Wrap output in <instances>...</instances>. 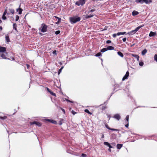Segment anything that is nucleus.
<instances>
[{
  "label": "nucleus",
  "instance_id": "obj_45",
  "mask_svg": "<svg viewBox=\"0 0 157 157\" xmlns=\"http://www.w3.org/2000/svg\"><path fill=\"white\" fill-rule=\"evenodd\" d=\"M86 154H84L83 153H82V154L81 156L83 157H86Z\"/></svg>",
  "mask_w": 157,
  "mask_h": 157
},
{
  "label": "nucleus",
  "instance_id": "obj_6",
  "mask_svg": "<svg viewBox=\"0 0 157 157\" xmlns=\"http://www.w3.org/2000/svg\"><path fill=\"white\" fill-rule=\"evenodd\" d=\"M129 76V72H128V71H127L126 72L125 75L123 78L122 80L124 81L125 79H127L128 78Z\"/></svg>",
  "mask_w": 157,
  "mask_h": 157
},
{
  "label": "nucleus",
  "instance_id": "obj_64",
  "mask_svg": "<svg viewBox=\"0 0 157 157\" xmlns=\"http://www.w3.org/2000/svg\"><path fill=\"white\" fill-rule=\"evenodd\" d=\"M12 59H13V60H14V58H12Z\"/></svg>",
  "mask_w": 157,
  "mask_h": 157
},
{
  "label": "nucleus",
  "instance_id": "obj_26",
  "mask_svg": "<svg viewBox=\"0 0 157 157\" xmlns=\"http://www.w3.org/2000/svg\"><path fill=\"white\" fill-rule=\"evenodd\" d=\"M126 33V32H118L117 33V36H120L121 35H124Z\"/></svg>",
  "mask_w": 157,
  "mask_h": 157
},
{
  "label": "nucleus",
  "instance_id": "obj_5",
  "mask_svg": "<svg viewBox=\"0 0 157 157\" xmlns=\"http://www.w3.org/2000/svg\"><path fill=\"white\" fill-rule=\"evenodd\" d=\"M7 55V53L6 52H5L4 53H2L1 55V56L3 59H9L7 58L6 57Z\"/></svg>",
  "mask_w": 157,
  "mask_h": 157
},
{
  "label": "nucleus",
  "instance_id": "obj_46",
  "mask_svg": "<svg viewBox=\"0 0 157 157\" xmlns=\"http://www.w3.org/2000/svg\"><path fill=\"white\" fill-rule=\"evenodd\" d=\"M111 41L110 40H108L106 42V43L107 44H109L110 43H111Z\"/></svg>",
  "mask_w": 157,
  "mask_h": 157
},
{
  "label": "nucleus",
  "instance_id": "obj_51",
  "mask_svg": "<svg viewBox=\"0 0 157 157\" xmlns=\"http://www.w3.org/2000/svg\"><path fill=\"white\" fill-rule=\"evenodd\" d=\"M117 35V34H114L113 35V36L115 38L116 37Z\"/></svg>",
  "mask_w": 157,
  "mask_h": 157
},
{
  "label": "nucleus",
  "instance_id": "obj_18",
  "mask_svg": "<svg viewBox=\"0 0 157 157\" xmlns=\"http://www.w3.org/2000/svg\"><path fill=\"white\" fill-rule=\"evenodd\" d=\"M139 14V13L138 12L134 10L132 12V15L133 16H135L136 15H138Z\"/></svg>",
  "mask_w": 157,
  "mask_h": 157
},
{
  "label": "nucleus",
  "instance_id": "obj_23",
  "mask_svg": "<svg viewBox=\"0 0 157 157\" xmlns=\"http://www.w3.org/2000/svg\"><path fill=\"white\" fill-rule=\"evenodd\" d=\"M152 1L151 0H143L144 2H145L147 4H148L149 2H151Z\"/></svg>",
  "mask_w": 157,
  "mask_h": 157
},
{
  "label": "nucleus",
  "instance_id": "obj_22",
  "mask_svg": "<svg viewBox=\"0 0 157 157\" xmlns=\"http://www.w3.org/2000/svg\"><path fill=\"white\" fill-rule=\"evenodd\" d=\"M129 118V116L128 115H127L125 119V123H128Z\"/></svg>",
  "mask_w": 157,
  "mask_h": 157
},
{
  "label": "nucleus",
  "instance_id": "obj_15",
  "mask_svg": "<svg viewBox=\"0 0 157 157\" xmlns=\"http://www.w3.org/2000/svg\"><path fill=\"white\" fill-rule=\"evenodd\" d=\"M114 47L112 46H108L106 48V49H107V50H113L114 49Z\"/></svg>",
  "mask_w": 157,
  "mask_h": 157
},
{
  "label": "nucleus",
  "instance_id": "obj_30",
  "mask_svg": "<svg viewBox=\"0 0 157 157\" xmlns=\"http://www.w3.org/2000/svg\"><path fill=\"white\" fill-rule=\"evenodd\" d=\"M94 16V15H86L85 16V18L86 19H88L91 17H93Z\"/></svg>",
  "mask_w": 157,
  "mask_h": 157
},
{
  "label": "nucleus",
  "instance_id": "obj_52",
  "mask_svg": "<svg viewBox=\"0 0 157 157\" xmlns=\"http://www.w3.org/2000/svg\"><path fill=\"white\" fill-rule=\"evenodd\" d=\"M126 37L124 38L122 40L123 42H125L126 41Z\"/></svg>",
  "mask_w": 157,
  "mask_h": 157
},
{
  "label": "nucleus",
  "instance_id": "obj_11",
  "mask_svg": "<svg viewBox=\"0 0 157 157\" xmlns=\"http://www.w3.org/2000/svg\"><path fill=\"white\" fill-rule=\"evenodd\" d=\"M137 31H136L135 29L134 30H132L129 32L128 33V34L130 35H131L134 34H135Z\"/></svg>",
  "mask_w": 157,
  "mask_h": 157
},
{
  "label": "nucleus",
  "instance_id": "obj_47",
  "mask_svg": "<svg viewBox=\"0 0 157 157\" xmlns=\"http://www.w3.org/2000/svg\"><path fill=\"white\" fill-rule=\"evenodd\" d=\"M126 124L125 125V126L126 128H128V123H125Z\"/></svg>",
  "mask_w": 157,
  "mask_h": 157
},
{
  "label": "nucleus",
  "instance_id": "obj_55",
  "mask_svg": "<svg viewBox=\"0 0 157 157\" xmlns=\"http://www.w3.org/2000/svg\"><path fill=\"white\" fill-rule=\"evenodd\" d=\"M95 11V10L94 9H92V10H91L90 11H89V12H94Z\"/></svg>",
  "mask_w": 157,
  "mask_h": 157
},
{
  "label": "nucleus",
  "instance_id": "obj_1",
  "mask_svg": "<svg viewBox=\"0 0 157 157\" xmlns=\"http://www.w3.org/2000/svg\"><path fill=\"white\" fill-rule=\"evenodd\" d=\"M69 19L71 23H75L79 21L81 19L80 17H70Z\"/></svg>",
  "mask_w": 157,
  "mask_h": 157
},
{
  "label": "nucleus",
  "instance_id": "obj_34",
  "mask_svg": "<svg viewBox=\"0 0 157 157\" xmlns=\"http://www.w3.org/2000/svg\"><path fill=\"white\" fill-rule=\"evenodd\" d=\"M102 56V54L101 52H98L95 55L96 56Z\"/></svg>",
  "mask_w": 157,
  "mask_h": 157
},
{
  "label": "nucleus",
  "instance_id": "obj_17",
  "mask_svg": "<svg viewBox=\"0 0 157 157\" xmlns=\"http://www.w3.org/2000/svg\"><path fill=\"white\" fill-rule=\"evenodd\" d=\"M131 55L132 56L134 57L135 58L137 59L138 60H139V56L136 55L134 54H131Z\"/></svg>",
  "mask_w": 157,
  "mask_h": 157
},
{
  "label": "nucleus",
  "instance_id": "obj_61",
  "mask_svg": "<svg viewBox=\"0 0 157 157\" xmlns=\"http://www.w3.org/2000/svg\"><path fill=\"white\" fill-rule=\"evenodd\" d=\"M71 108H70V109H69V110H70V111H71Z\"/></svg>",
  "mask_w": 157,
  "mask_h": 157
},
{
  "label": "nucleus",
  "instance_id": "obj_57",
  "mask_svg": "<svg viewBox=\"0 0 157 157\" xmlns=\"http://www.w3.org/2000/svg\"><path fill=\"white\" fill-rule=\"evenodd\" d=\"M60 22V21H58L56 23V24H58Z\"/></svg>",
  "mask_w": 157,
  "mask_h": 157
},
{
  "label": "nucleus",
  "instance_id": "obj_14",
  "mask_svg": "<svg viewBox=\"0 0 157 157\" xmlns=\"http://www.w3.org/2000/svg\"><path fill=\"white\" fill-rule=\"evenodd\" d=\"M156 34L155 33L153 32L152 31H151L149 34V36L150 37L154 36L156 35Z\"/></svg>",
  "mask_w": 157,
  "mask_h": 157
},
{
  "label": "nucleus",
  "instance_id": "obj_63",
  "mask_svg": "<svg viewBox=\"0 0 157 157\" xmlns=\"http://www.w3.org/2000/svg\"><path fill=\"white\" fill-rule=\"evenodd\" d=\"M65 100H66L67 101V100H68V99H67V98H65Z\"/></svg>",
  "mask_w": 157,
  "mask_h": 157
},
{
  "label": "nucleus",
  "instance_id": "obj_12",
  "mask_svg": "<svg viewBox=\"0 0 157 157\" xmlns=\"http://www.w3.org/2000/svg\"><path fill=\"white\" fill-rule=\"evenodd\" d=\"M16 11L17 12H18V13L19 14H21L23 10L21 8L20 6H19V7L18 8L16 9Z\"/></svg>",
  "mask_w": 157,
  "mask_h": 157
},
{
  "label": "nucleus",
  "instance_id": "obj_36",
  "mask_svg": "<svg viewBox=\"0 0 157 157\" xmlns=\"http://www.w3.org/2000/svg\"><path fill=\"white\" fill-rule=\"evenodd\" d=\"M63 67H62L58 71V74H59L61 72L62 69L63 68Z\"/></svg>",
  "mask_w": 157,
  "mask_h": 157
},
{
  "label": "nucleus",
  "instance_id": "obj_28",
  "mask_svg": "<svg viewBox=\"0 0 157 157\" xmlns=\"http://www.w3.org/2000/svg\"><path fill=\"white\" fill-rule=\"evenodd\" d=\"M135 2L136 3H140L141 4H142L144 3L143 0H136Z\"/></svg>",
  "mask_w": 157,
  "mask_h": 157
},
{
  "label": "nucleus",
  "instance_id": "obj_24",
  "mask_svg": "<svg viewBox=\"0 0 157 157\" xmlns=\"http://www.w3.org/2000/svg\"><path fill=\"white\" fill-rule=\"evenodd\" d=\"M147 51L146 49H144L142 51V54L143 55H144L147 52Z\"/></svg>",
  "mask_w": 157,
  "mask_h": 157
},
{
  "label": "nucleus",
  "instance_id": "obj_33",
  "mask_svg": "<svg viewBox=\"0 0 157 157\" xmlns=\"http://www.w3.org/2000/svg\"><path fill=\"white\" fill-rule=\"evenodd\" d=\"M63 119H61L59 121V124L60 125H61L63 123Z\"/></svg>",
  "mask_w": 157,
  "mask_h": 157
},
{
  "label": "nucleus",
  "instance_id": "obj_38",
  "mask_svg": "<svg viewBox=\"0 0 157 157\" xmlns=\"http://www.w3.org/2000/svg\"><path fill=\"white\" fill-rule=\"evenodd\" d=\"M139 65L140 66H142L144 65V62L142 61H141L139 62Z\"/></svg>",
  "mask_w": 157,
  "mask_h": 157
},
{
  "label": "nucleus",
  "instance_id": "obj_54",
  "mask_svg": "<svg viewBox=\"0 0 157 157\" xmlns=\"http://www.w3.org/2000/svg\"><path fill=\"white\" fill-rule=\"evenodd\" d=\"M26 66L27 67V68H29L30 67V65L28 64H26Z\"/></svg>",
  "mask_w": 157,
  "mask_h": 157
},
{
  "label": "nucleus",
  "instance_id": "obj_29",
  "mask_svg": "<svg viewBox=\"0 0 157 157\" xmlns=\"http://www.w3.org/2000/svg\"><path fill=\"white\" fill-rule=\"evenodd\" d=\"M17 25L16 23H14L13 25V29H14L16 31H17Z\"/></svg>",
  "mask_w": 157,
  "mask_h": 157
},
{
  "label": "nucleus",
  "instance_id": "obj_49",
  "mask_svg": "<svg viewBox=\"0 0 157 157\" xmlns=\"http://www.w3.org/2000/svg\"><path fill=\"white\" fill-rule=\"evenodd\" d=\"M61 109L62 111L63 112V113L65 114V111L64 109L62 108H61Z\"/></svg>",
  "mask_w": 157,
  "mask_h": 157
},
{
  "label": "nucleus",
  "instance_id": "obj_58",
  "mask_svg": "<svg viewBox=\"0 0 157 157\" xmlns=\"http://www.w3.org/2000/svg\"><path fill=\"white\" fill-rule=\"evenodd\" d=\"M0 30H1H1H2V26H0Z\"/></svg>",
  "mask_w": 157,
  "mask_h": 157
},
{
  "label": "nucleus",
  "instance_id": "obj_25",
  "mask_svg": "<svg viewBox=\"0 0 157 157\" xmlns=\"http://www.w3.org/2000/svg\"><path fill=\"white\" fill-rule=\"evenodd\" d=\"M117 54L121 57H124L123 54L121 52H117Z\"/></svg>",
  "mask_w": 157,
  "mask_h": 157
},
{
  "label": "nucleus",
  "instance_id": "obj_19",
  "mask_svg": "<svg viewBox=\"0 0 157 157\" xmlns=\"http://www.w3.org/2000/svg\"><path fill=\"white\" fill-rule=\"evenodd\" d=\"M123 146V144H117V148L119 149H120Z\"/></svg>",
  "mask_w": 157,
  "mask_h": 157
},
{
  "label": "nucleus",
  "instance_id": "obj_53",
  "mask_svg": "<svg viewBox=\"0 0 157 157\" xmlns=\"http://www.w3.org/2000/svg\"><path fill=\"white\" fill-rule=\"evenodd\" d=\"M67 101L73 103L72 101H71L70 100H69L68 99L67 100Z\"/></svg>",
  "mask_w": 157,
  "mask_h": 157
},
{
  "label": "nucleus",
  "instance_id": "obj_7",
  "mask_svg": "<svg viewBox=\"0 0 157 157\" xmlns=\"http://www.w3.org/2000/svg\"><path fill=\"white\" fill-rule=\"evenodd\" d=\"M105 126L107 129H108L110 130H111L112 131H119V130L117 129L112 128H110L109 126L107 124H105Z\"/></svg>",
  "mask_w": 157,
  "mask_h": 157
},
{
  "label": "nucleus",
  "instance_id": "obj_44",
  "mask_svg": "<svg viewBox=\"0 0 157 157\" xmlns=\"http://www.w3.org/2000/svg\"><path fill=\"white\" fill-rule=\"evenodd\" d=\"M50 7H51L52 9H53L54 8H55V5L53 4H52L50 5Z\"/></svg>",
  "mask_w": 157,
  "mask_h": 157
},
{
  "label": "nucleus",
  "instance_id": "obj_32",
  "mask_svg": "<svg viewBox=\"0 0 157 157\" xmlns=\"http://www.w3.org/2000/svg\"><path fill=\"white\" fill-rule=\"evenodd\" d=\"M107 51V49H106V48H104L102 49H101L100 51L102 52H105Z\"/></svg>",
  "mask_w": 157,
  "mask_h": 157
},
{
  "label": "nucleus",
  "instance_id": "obj_60",
  "mask_svg": "<svg viewBox=\"0 0 157 157\" xmlns=\"http://www.w3.org/2000/svg\"><path fill=\"white\" fill-rule=\"evenodd\" d=\"M2 22V21L0 19V24Z\"/></svg>",
  "mask_w": 157,
  "mask_h": 157
},
{
  "label": "nucleus",
  "instance_id": "obj_37",
  "mask_svg": "<svg viewBox=\"0 0 157 157\" xmlns=\"http://www.w3.org/2000/svg\"><path fill=\"white\" fill-rule=\"evenodd\" d=\"M154 60L157 62V55L155 54L154 56Z\"/></svg>",
  "mask_w": 157,
  "mask_h": 157
},
{
  "label": "nucleus",
  "instance_id": "obj_9",
  "mask_svg": "<svg viewBox=\"0 0 157 157\" xmlns=\"http://www.w3.org/2000/svg\"><path fill=\"white\" fill-rule=\"evenodd\" d=\"M45 120L46 121H48L52 124H57V122L56 121L52 120L46 119H45Z\"/></svg>",
  "mask_w": 157,
  "mask_h": 157
},
{
  "label": "nucleus",
  "instance_id": "obj_4",
  "mask_svg": "<svg viewBox=\"0 0 157 157\" xmlns=\"http://www.w3.org/2000/svg\"><path fill=\"white\" fill-rule=\"evenodd\" d=\"M30 123L31 125L35 124L39 127L41 126L42 125L41 124L40 122L37 121H34L32 122H30Z\"/></svg>",
  "mask_w": 157,
  "mask_h": 157
},
{
  "label": "nucleus",
  "instance_id": "obj_35",
  "mask_svg": "<svg viewBox=\"0 0 157 157\" xmlns=\"http://www.w3.org/2000/svg\"><path fill=\"white\" fill-rule=\"evenodd\" d=\"M7 13V15H9L10 13H7V10L6 9L5 10L4 13H3V14L6 15Z\"/></svg>",
  "mask_w": 157,
  "mask_h": 157
},
{
  "label": "nucleus",
  "instance_id": "obj_59",
  "mask_svg": "<svg viewBox=\"0 0 157 157\" xmlns=\"http://www.w3.org/2000/svg\"><path fill=\"white\" fill-rule=\"evenodd\" d=\"M111 148H109L108 149V150L109 151H110V152H111V150L110 149Z\"/></svg>",
  "mask_w": 157,
  "mask_h": 157
},
{
  "label": "nucleus",
  "instance_id": "obj_43",
  "mask_svg": "<svg viewBox=\"0 0 157 157\" xmlns=\"http://www.w3.org/2000/svg\"><path fill=\"white\" fill-rule=\"evenodd\" d=\"M5 15L3 14L2 16V19L3 20H6V17L5 16Z\"/></svg>",
  "mask_w": 157,
  "mask_h": 157
},
{
  "label": "nucleus",
  "instance_id": "obj_39",
  "mask_svg": "<svg viewBox=\"0 0 157 157\" xmlns=\"http://www.w3.org/2000/svg\"><path fill=\"white\" fill-rule=\"evenodd\" d=\"M50 94L53 96H56V94L55 93H54L53 92L51 91L50 92Z\"/></svg>",
  "mask_w": 157,
  "mask_h": 157
},
{
  "label": "nucleus",
  "instance_id": "obj_62",
  "mask_svg": "<svg viewBox=\"0 0 157 157\" xmlns=\"http://www.w3.org/2000/svg\"><path fill=\"white\" fill-rule=\"evenodd\" d=\"M104 135H102V138H104Z\"/></svg>",
  "mask_w": 157,
  "mask_h": 157
},
{
  "label": "nucleus",
  "instance_id": "obj_21",
  "mask_svg": "<svg viewBox=\"0 0 157 157\" xmlns=\"http://www.w3.org/2000/svg\"><path fill=\"white\" fill-rule=\"evenodd\" d=\"M144 26V25H140V26H139L137 27V28H136V29H135V30L137 32L139 30V29H140V28H141L142 27H143V26Z\"/></svg>",
  "mask_w": 157,
  "mask_h": 157
},
{
  "label": "nucleus",
  "instance_id": "obj_27",
  "mask_svg": "<svg viewBox=\"0 0 157 157\" xmlns=\"http://www.w3.org/2000/svg\"><path fill=\"white\" fill-rule=\"evenodd\" d=\"M7 118V117L6 116H0V119L1 120H5Z\"/></svg>",
  "mask_w": 157,
  "mask_h": 157
},
{
  "label": "nucleus",
  "instance_id": "obj_20",
  "mask_svg": "<svg viewBox=\"0 0 157 157\" xmlns=\"http://www.w3.org/2000/svg\"><path fill=\"white\" fill-rule=\"evenodd\" d=\"M5 39L6 42H9L10 41L9 38V35H6L5 36Z\"/></svg>",
  "mask_w": 157,
  "mask_h": 157
},
{
  "label": "nucleus",
  "instance_id": "obj_31",
  "mask_svg": "<svg viewBox=\"0 0 157 157\" xmlns=\"http://www.w3.org/2000/svg\"><path fill=\"white\" fill-rule=\"evenodd\" d=\"M84 111L90 115H91L92 114V113L90 112L88 109H85L84 110Z\"/></svg>",
  "mask_w": 157,
  "mask_h": 157
},
{
  "label": "nucleus",
  "instance_id": "obj_3",
  "mask_svg": "<svg viewBox=\"0 0 157 157\" xmlns=\"http://www.w3.org/2000/svg\"><path fill=\"white\" fill-rule=\"evenodd\" d=\"M86 0H79L77 1L75 3V4L78 6L80 5L82 6L85 3Z\"/></svg>",
  "mask_w": 157,
  "mask_h": 157
},
{
  "label": "nucleus",
  "instance_id": "obj_2",
  "mask_svg": "<svg viewBox=\"0 0 157 157\" xmlns=\"http://www.w3.org/2000/svg\"><path fill=\"white\" fill-rule=\"evenodd\" d=\"M47 26L44 23L41 24V28H39V29L40 30L41 32L43 33H45L47 31Z\"/></svg>",
  "mask_w": 157,
  "mask_h": 157
},
{
  "label": "nucleus",
  "instance_id": "obj_40",
  "mask_svg": "<svg viewBox=\"0 0 157 157\" xmlns=\"http://www.w3.org/2000/svg\"><path fill=\"white\" fill-rule=\"evenodd\" d=\"M54 17L56 18L57 19H58V21H60L61 20V18L59 17H57L56 16H54Z\"/></svg>",
  "mask_w": 157,
  "mask_h": 157
},
{
  "label": "nucleus",
  "instance_id": "obj_16",
  "mask_svg": "<svg viewBox=\"0 0 157 157\" xmlns=\"http://www.w3.org/2000/svg\"><path fill=\"white\" fill-rule=\"evenodd\" d=\"M9 12L10 13H11L12 14H13L14 13V10L12 9H9Z\"/></svg>",
  "mask_w": 157,
  "mask_h": 157
},
{
  "label": "nucleus",
  "instance_id": "obj_50",
  "mask_svg": "<svg viewBox=\"0 0 157 157\" xmlns=\"http://www.w3.org/2000/svg\"><path fill=\"white\" fill-rule=\"evenodd\" d=\"M56 50H54L52 52V53L53 54L56 55Z\"/></svg>",
  "mask_w": 157,
  "mask_h": 157
},
{
  "label": "nucleus",
  "instance_id": "obj_56",
  "mask_svg": "<svg viewBox=\"0 0 157 157\" xmlns=\"http://www.w3.org/2000/svg\"><path fill=\"white\" fill-rule=\"evenodd\" d=\"M47 89L48 92L50 93V92L51 91L47 87Z\"/></svg>",
  "mask_w": 157,
  "mask_h": 157
},
{
  "label": "nucleus",
  "instance_id": "obj_13",
  "mask_svg": "<svg viewBox=\"0 0 157 157\" xmlns=\"http://www.w3.org/2000/svg\"><path fill=\"white\" fill-rule=\"evenodd\" d=\"M104 145L107 146L108 147H109V148H113L112 146L108 142H105L104 143Z\"/></svg>",
  "mask_w": 157,
  "mask_h": 157
},
{
  "label": "nucleus",
  "instance_id": "obj_10",
  "mask_svg": "<svg viewBox=\"0 0 157 157\" xmlns=\"http://www.w3.org/2000/svg\"><path fill=\"white\" fill-rule=\"evenodd\" d=\"M6 51V48L4 47L0 46V52L4 53Z\"/></svg>",
  "mask_w": 157,
  "mask_h": 157
},
{
  "label": "nucleus",
  "instance_id": "obj_42",
  "mask_svg": "<svg viewBox=\"0 0 157 157\" xmlns=\"http://www.w3.org/2000/svg\"><path fill=\"white\" fill-rule=\"evenodd\" d=\"M19 16L17 15L16 16V19H15V21H18V20H19Z\"/></svg>",
  "mask_w": 157,
  "mask_h": 157
},
{
  "label": "nucleus",
  "instance_id": "obj_8",
  "mask_svg": "<svg viewBox=\"0 0 157 157\" xmlns=\"http://www.w3.org/2000/svg\"><path fill=\"white\" fill-rule=\"evenodd\" d=\"M113 117L117 119L118 120H119L121 118L120 115L118 114L114 115Z\"/></svg>",
  "mask_w": 157,
  "mask_h": 157
},
{
  "label": "nucleus",
  "instance_id": "obj_48",
  "mask_svg": "<svg viewBox=\"0 0 157 157\" xmlns=\"http://www.w3.org/2000/svg\"><path fill=\"white\" fill-rule=\"evenodd\" d=\"M71 112L74 115H75V114L76 113L73 110L71 111Z\"/></svg>",
  "mask_w": 157,
  "mask_h": 157
},
{
  "label": "nucleus",
  "instance_id": "obj_41",
  "mask_svg": "<svg viewBox=\"0 0 157 157\" xmlns=\"http://www.w3.org/2000/svg\"><path fill=\"white\" fill-rule=\"evenodd\" d=\"M60 33V31L59 30L56 31L55 32V33L56 35H58Z\"/></svg>",
  "mask_w": 157,
  "mask_h": 157
}]
</instances>
